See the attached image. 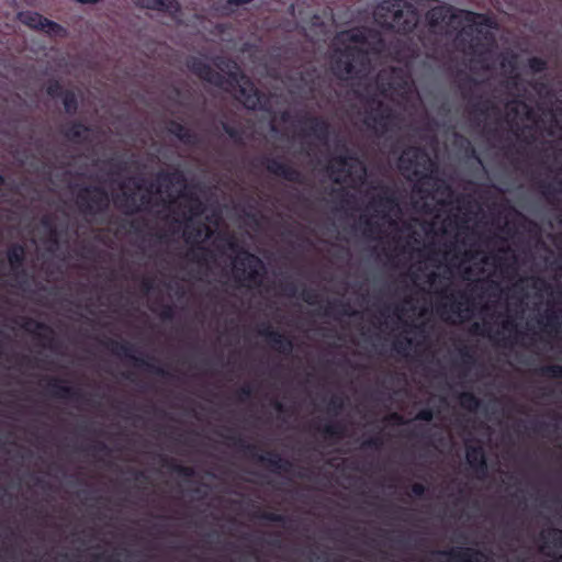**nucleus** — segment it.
Masks as SVG:
<instances>
[{"mask_svg":"<svg viewBox=\"0 0 562 562\" xmlns=\"http://www.w3.org/2000/svg\"><path fill=\"white\" fill-rule=\"evenodd\" d=\"M468 464L475 471L486 473L487 464L484 450L481 447H468L465 452Z\"/></svg>","mask_w":562,"mask_h":562,"instance_id":"nucleus-19","label":"nucleus"},{"mask_svg":"<svg viewBox=\"0 0 562 562\" xmlns=\"http://www.w3.org/2000/svg\"><path fill=\"white\" fill-rule=\"evenodd\" d=\"M223 127H224L225 132H226L231 137H233V138H235V137H236V132H235L233 128H231V127H229L228 125H226V124H224V125H223Z\"/></svg>","mask_w":562,"mask_h":562,"instance_id":"nucleus-45","label":"nucleus"},{"mask_svg":"<svg viewBox=\"0 0 562 562\" xmlns=\"http://www.w3.org/2000/svg\"><path fill=\"white\" fill-rule=\"evenodd\" d=\"M302 85L297 87V92L301 94H307L315 90V82H308L305 77H301Z\"/></svg>","mask_w":562,"mask_h":562,"instance_id":"nucleus-36","label":"nucleus"},{"mask_svg":"<svg viewBox=\"0 0 562 562\" xmlns=\"http://www.w3.org/2000/svg\"><path fill=\"white\" fill-rule=\"evenodd\" d=\"M192 256L195 258L198 257L196 252L195 251H192Z\"/></svg>","mask_w":562,"mask_h":562,"instance_id":"nucleus-51","label":"nucleus"},{"mask_svg":"<svg viewBox=\"0 0 562 562\" xmlns=\"http://www.w3.org/2000/svg\"><path fill=\"white\" fill-rule=\"evenodd\" d=\"M426 19L431 27H442L456 19H464L467 25L458 34L457 44L471 56V61L477 60L488 67L486 63L495 43L492 32L493 21L490 18L471 11L457 10L451 5H439L430 9Z\"/></svg>","mask_w":562,"mask_h":562,"instance_id":"nucleus-5","label":"nucleus"},{"mask_svg":"<svg viewBox=\"0 0 562 562\" xmlns=\"http://www.w3.org/2000/svg\"><path fill=\"white\" fill-rule=\"evenodd\" d=\"M540 551L553 559L562 558V530L549 528L540 533Z\"/></svg>","mask_w":562,"mask_h":562,"instance_id":"nucleus-14","label":"nucleus"},{"mask_svg":"<svg viewBox=\"0 0 562 562\" xmlns=\"http://www.w3.org/2000/svg\"><path fill=\"white\" fill-rule=\"evenodd\" d=\"M503 331L515 334L517 331V323L512 316H506L501 323Z\"/></svg>","mask_w":562,"mask_h":562,"instance_id":"nucleus-34","label":"nucleus"},{"mask_svg":"<svg viewBox=\"0 0 562 562\" xmlns=\"http://www.w3.org/2000/svg\"><path fill=\"white\" fill-rule=\"evenodd\" d=\"M65 134L70 140L81 142L89 134V130L82 124L74 123L66 128Z\"/></svg>","mask_w":562,"mask_h":562,"instance_id":"nucleus-26","label":"nucleus"},{"mask_svg":"<svg viewBox=\"0 0 562 562\" xmlns=\"http://www.w3.org/2000/svg\"><path fill=\"white\" fill-rule=\"evenodd\" d=\"M528 66L533 72H540L546 69L547 64L539 57H532L529 59Z\"/></svg>","mask_w":562,"mask_h":562,"instance_id":"nucleus-35","label":"nucleus"},{"mask_svg":"<svg viewBox=\"0 0 562 562\" xmlns=\"http://www.w3.org/2000/svg\"><path fill=\"white\" fill-rule=\"evenodd\" d=\"M322 431L328 437H341L344 435V427L339 424L327 423L323 426Z\"/></svg>","mask_w":562,"mask_h":562,"instance_id":"nucleus-32","label":"nucleus"},{"mask_svg":"<svg viewBox=\"0 0 562 562\" xmlns=\"http://www.w3.org/2000/svg\"><path fill=\"white\" fill-rule=\"evenodd\" d=\"M329 125L325 120L313 117L307 122V134L322 143L328 139Z\"/></svg>","mask_w":562,"mask_h":562,"instance_id":"nucleus-21","label":"nucleus"},{"mask_svg":"<svg viewBox=\"0 0 562 562\" xmlns=\"http://www.w3.org/2000/svg\"><path fill=\"white\" fill-rule=\"evenodd\" d=\"M233 276L243 286L251 288L261 282L265 270L262 260L247 251L239 252L233 260Z\"/></svg>","mask_w":562,"mask_h":562,"instance_id":"nucleus-10","label":"nucleus"},{"mask_svg":"<svg viewBox=\"0 0 562 562\" xmlns=\"http://www.w3.org/2000/svg\"><path fill=\"white\" fill-rule=\"evenodd\" d=\"M18 18L23 24L32 29L44 30L49 35H58L65 32V30L59 24L47 20L36 12H20Z\"/></svg>","mask_w":562,"mask_h":562,"instance_id":"nucleus-15","label":"nucleus"},{"mask_svg":"<svg viewBox=\"0 0 562 562\" xmlns=\"http://www.w3.org/2000/svg\"><path fill=\"white\" fill-rule=\"evenodd\" d=\"M259 335L265 337L280 353L290 355L293 351L292 340L284 337L280 331L269 325H262L259 328Z\"/></svg>","mask_w":562,"mask_h":562,"instance_id":"nucleus-16","label":"nucleus"},{"mask_svg":"<svg viewBox=\"0 0 562 562\" xmlns=\"http://www.w3.org/2000/svg\"><path fill=\"white\" fill-rule=\"evenodd\" d=\"M415 418L418 420L430 422L434 418V413L429 408H424L416 414Z\"/></svg>","mask_w":562,"mask_h":562,"instance_id":"nucleus-37","label":"nucleus"},{"mask_svg":"<svg viewBox=\"0 0 562 562\" xmlns=\"http://www.w3.org/2000/svg\"><path fill=\"white\" fill-rule=\"evenodd\" d=\"M525 283L527 284L528 288H530L533 291V295L537 299H541L543 296V293L547 292L549 289L548 283L542 278L539 277L519 278L513 284V288L515 290L522 292Z\"/></svg>","mask_w":562,"mask_h":562,"instance_id":"nucleus-18","label":"nucleus"},{"mask_svg":"<svg viewBox=\"0 0 562 562\" xmlns=\"http://www.w3.org/2000/svg\"><path fill=\"white\" fill-rule=\"evenodd\" d=\"M401 173L415 181L412 191L413 209L432 215L431 222L416 218L398 228L402 210L395 193L379 186L381 193L367 204L369 213L360 216L366 237L380 240L387 231L394 233L393 252L396 257L418 259L412 279L437 296L435 312L449 324H463L475 314V303L467 290H451L453 277L464 281H481L503 274L508 249L484 254L474 247V222L479 205L469 196L456 195L450 184L437 177V166L429 154L411 147L398 158Z\"/></svg>","mask_w":562,"mask_h":562,"instance_id":"nucleus-1","label":"nucleus"},{"mask_svg":"<svg viewBox=\"0 0 562 562\" xmlns=\"http://www.w3.org/2000/svg\"><path fill=\"white\" fill-rule=\"evenodd\" d=\"M63 101H64V106H65L66 112L72 113V112L76 111V109H77V100H76V95L72 92H67L64 95V100Z\"/></svg>","mask_w":562,"mask_h":562,"instance_id":"nucleus-33","label":"nucleus"},{"mask_svg":"<svg viewBox=\"0 0 562 562\" xmlns=\"http://www.w3.org/2000/svg\"><path fill=\"white\" fill-rule=\"evenodd\" d=\"M120 353H122L125 357L132 358V348L128 344H122L120 345Z\"/></svg>","mask_w":562,"mask_h":562,"instance_id":"nucleus-40","label":"nucleus"},{"mask_svg":"<svg viewBox=\"0 0 562 562\" xmlns=\"http://www.w3.org/2000/svg\"><path fill=\"white\" fill-rule=\"evenodd\" d=\"M471 333L481 335L483 337H488L492 340H502L501 338L502 333L496 331L495 335H491V327L487 324H481L479 322H475L471 326Z\"/></svg>","mask_w":562,"mask_h":562,"instance_id":"nucleus-28","label":"nucleus"},{"mask_svg":"<svg viewBox=\"0 0 562 562\" xmlns=\"http://www.w3.org/2000/svg\"><path fill=\"white\" fill-rule=\"evenodd\" d=\"M143 286H144V289L146 290V292H149V291H150V289H151V281H150V280H148V279L144 280V282H143Z\"/></svg>","mask_w":562,"mask_h":562,"instance_id":"nucleus-46","label":"nucleus"},{"mask_svg":"<svg viewBox=\"0 0 562 562\" xmlns=\"http://www.w3.org/2000/svg\"><path fill=\"white\" fill-rule=\"evenodd\" d=\"M327 173L334 182L358 189L366 181L367 168L359 157L345 149L344 154L329 160Z\"/></svg>","mask_w":562,"mask_h":562,"instance_id":"nucleus-9","label":"nucleus"},{"mask_svg":"<svg viewBox=\"0 0 562 562\" xmlns=\"http://www.w3.org/2000/svg\"><path fill=\"white\" fill-rule=\"evenodd\" d=\"M168 132L186 144H194L196 142V135L178 122H170L168 125Z\"/></svg>","mask_w":562,"mask_h":562,"instance_id":"nucleus-23","label":"nucleus"},{"mask_svg":"<svg viewBox=\"0 0 562 562\" xmlns=\"http://www.w3.org/2000/svg\"><path fill=\"white\" fill-rule=\"evenodd\" d=\"M342 315H353V313L350 311V307L347 305H342V310L340 312Z\"/></svg>","mask_w":562,"mask_h":562,"instance_id":"nucleus-47","label":"nucleus"},{"mask_svg":"<svg viewBox=\"0 0 562 562\" xmlns=\"http://www.w3.org/2000/svg\"><path fill=\"white\" fill-rule=\"evenodd\" d=\"M135 4L149 10L167 11L178 9L176 0H134Z\"/></svg>","mask_w":562,"mask_h":562,"instance_id":"nucleus-22","label":"nucleus"},{"mask_svg":"<svg viewBox=\"0 0 562 562\" xmlns=\"http://www.w3.org/2000/svg\"><path fill=\"white\" fill-rule=\"evenodd\" d=\"M459 403L462 408L471 413L476 412L481 406L480 400L471 392H461Z\"/></svg>","mask_w":562,"mask_h":562,"instance_id":"nucleus-24","label":"nucleus"},{"mask_svg":"<svg viewBox=\"0 0 562 562\" xmlns=\"http://www.w3.org/2000/svg\"><path fill=\"white\" fill-rule=\"evenodd\" d=\"M188 67L196 74L201 79L220 88H225L226 85H236L238 87L236 98L249 110H255L260 104V97L255 88L239 70V67L234 63L227 72L228 78L210 67L203 59L192 58L188 63Z\"/></svg>","mask_w":562,"mask_h":562,"instance_id":"nucleus-7","label":"nucleus"},{"mask_svg":"<svg viewBox=\"0 0 562 562\" xmlns=\"http://www.w3.org/2000/svg\"><path fill=\"white\" fill-rule=\"evenodd\" d=\"M412 493L416 496H422L425 493V486L420 483H415L412 486Z\"/></svg>","mask_w":562,"mask_h":562,"instance_id":"nucleus-41","label":"nucleus"},{"mask_svg":"<svg viewBox=\"0 0 562 562\" xmlns=\"http://www.w3.org/2000/svg\"><path fill=\"white\" fill-rule=\"evenodd\" d=\"M269 518L274 521H280L282 519V516L278 514H272Z\"/></svg>","mask_w":562,"mask_h":562,"instance_id":"nucleus-49","label":"nucleus"},{"mask_svg":"<svg viewBox=\"0 0 562 562\" xmlns=\"http://www.w3.org/2000/svg\"><path fill=\"white\" fill-rule=\"evenodd\" d=\"M529 296H530V294L528 292L524 293L525 299H528Z\"/></svg>","mask_w":562,"mask_h":562,"instance_id":"nucleus-50","label":"nucleus"},{"mask_svg":"<svg viewBox=\"0 0 562 562\" xmlns=\"http://www.w3.org/2000/svg\"><path fill=\"white\" fill-rule=\"evenodd\" d=\"M302 299L308 304L315 303V294L311 291H303Z\"/></svg>","mask_w":562,"mask_h":562,"instance_id":"nucleus-39","label":"nucleus"},{"mask_svg":"<svg viewBox=\"0 0 562 562\" xmlns=\"http://www.w3.org/2000/svg\"><path fill=\"white\" fill-rule=\"evenodd\" d=\"M538 372L542 375L551 378H562V366L560 364H547L538 369Z\"/></svg>","mask_w":562,"mask_h":562,"instance_id":"nucleus-31","label":"nucleus"},{"mask_svg":"<svg viewBox=\"0 0 562 562\" xmlns=\"http://www.w3.org/2000/svg\"><path fill=\"white\" fill-rule=\"evenodd\" d=\"M24 254V248L21 245H14L8 250V260L13 270L22 267Z\"/></svg>","mask_w":562,"mask_h":562,"instance_id":"nucleus-25","label":"nucleus"},{"mask_svg":"<svg viewBox=\"0 0 562 562\" xmlns=\"http://www.w3.org/2000/svg\"><path fill=\"white\" fill-rule=\"evenodd\" d=\"M59 89H60V86H59V83H58V82L52 83V85H49V86H48V88H47V93H48L49 95H52V97H55V95H57V93H58Z\"/></svg>","mask_w":562,"mask_h":562,"instance_id":"nucleus-42","label":"nucleus"},{"mask_svg":"<svg viewBox=\"0 0 562 562\" xmlns=\"http://www.w3.org/2000/svg\"><path fill=\"white\" fill-rule=\"evenodd\" d=\"M267 170L289 181H300L301 172L291 166L279 161L278 159H269L267 161Z\"/></svg>","mask_w":562,"mask_h":562,"instance_id":"nucleus-17","label":"nucleus"},{"mask_svg":"<svg viewBox=\"0 0 562 562\" xmlns=\"http://www.w3.org/2000/svg\"><path fill=\"white\" fill-rule=\"evenodd\" d=\"M435 554L445 557L451 562H493L487 554L472 548L454 547L447 550H438Z\"/></svg>","mask_w":562,"mask_h":562,"instance_id":"nucleus-13","label":"nucleus"},{"mask_svg":"<svg viewBox=\"0 0 562 562\" xmlns=\"http://www.w3.org/2000/svg\"><path fill=\"white\" fill-rule=\"evenodd\" d=\"M76 1L79 3H82V4H94V3L99 2V0H76Z\"/></svg>","mask_w":562,"mask_h":562,"instance_id":"nucleus-48","label":"nucleus"},{"mask_svg":"<svg viewBox=\"0 0 562 562\" xmlns=\"http://www.w3.org/2000/svg\"><path fill=\"white\" fill-rule=\"evenodd\" d=\"M252 0H228V3L232 5H240L251 2Z\"/></svg>","mask_w":562,"mask_h":562,"instance_id":"nucleus-44","label":"nucleus"},{"mask_svg":"<svg viewBox=\"0 0 562 562\" xmlns=\"http://www.w3.org/2000/svg\"><path fill=\"white\" fill-rule=\"evenodd\" d=\"M49 390L54 396L59 398H70L74 394L72 387L60 381H53L49 384Z\"/></svg>","mask_w":562,"mask_h":562,"instance_id":"nucleus-27","label":"nucleus"},{"mask_svg":"<svg viewBox=\"0 0 562 562\" xmlns=\"http://www.w3.org/2000/svg\"><path fill=\"white\" fill-rule=\"evenodd\" d=\"M251 387L249 385H244L241 389H240V393L244 397H249L251 395Z\"/></svg>","mask_w":562,"mask_h":562,"instance_id":"nucleus-43","label":"nucleus"},{"mask_svg":"<svg viewBox=\"0 0 562 562\" xmlns=\"http://www.w3.org/2000/svg\"><path fill=\"white\" fill-rule=\"evenodd\" d=\"M76 203L80 212L92 218L102 217L104 211L109 207V194L101 188L87 187L79 190Z\"/></svg>","mask_w":562,"mask_h":562,"instance_id":"nucleus-11","label":"nucleus"},{"mask_svg":"<svg viewBox=\"0 0 562 562\" xmlns=\"http://www.w3.org/2000/svg\"><path fill=\"white\" fill-rule=\"evenodd\" d=\"M260 460L268 462L277 470L284 469V461L278 453L267 452L260 457Z\"/></svg>","mask_w":562,"mask_h":562,"instance_id":"nucleus-30","label":"nucleus"},{"mask_svg":"<svg viewBox=\"0 0 562 562\" xmlns=\"http://www.w3.org/2000/svg\"><path fill=\"white\" fill-rule=\"evenodd\" d=\"M120 189L121 193L113 198V203L122 212L172 215L175 222L183 225L187 244L198 245L211 237L212 229L199 221L204 204L191 192L182 171L159 172L150 183L143 177H133L123 181Z\"/></svg>","mask_w":562,"mask_h":562,"instance_id":"nucleus-2","label":"nucleus"},{"mask_svg":"<svg viewBox=\"0 0 562 562\" xmlns=\"http://www.w3.org/2000/svg\"><path fill=\"white\" fill-rule=\"evenodd\" d=\"M431 304L426 297L423 301L409 297L394 308V315L404 325V333L393 341V349L396 353L408 357L417 349L425 346L428 339L426 323L415 319L424 318L429 314Z\"/></svg>","mask_w":562,"mask_h":562,"instance_id":"nucleus-6","label":"nucleus"},{"mask_svg":"<svg viewBox=\"0 0 562 562\" xmlns=\"http://www.w3.org/2000/svg\"><path fill=\"white\" fill-rule=\"evenodd\" d=\"M542 194L548 200L555 199L559 194H562V181L554 180L552 182L546 183L542 186Z\"/></svg>","mask_w":562,"mask_h":562,"instance_id":"nucleus-29","label":"nucleus"},{"mask_svg":"<svg viewBox=\"0 0 562 562\" xmlns=\"http://www.w3.org/2000/svg\"><path fill=\"white\" fill-rule=\"evenodd\" d=\"M344 402L339 397H333L329 403V408L335 411L336 413L342 408Z\"/></svg>","mask_w":562,"mask_h":562,"instance_id":"nucleus-38","label":"nucleus"},{"mask_svg":"<svg viewBox=\"0 0 562 562\" xmlns=\"http://www.w3.org/2000/svg\"><path fill=\"white\" fill-rule=\"evenodd\" d=\"M505 120L509 128L516 134L519 131L533 128L537 120L533 110L525 102L514 100L505 106Z\"/></svg>","mask_w":562,"mask_h":562,"instance_id":"nucleus-12","label":"nucleus"},{"mask_svg":"<svg viewBox=\"0 0 562 562\" xmlns=\"http://www.w3.org/2000/svg\"><path fill=\"white\" fill-rule=\"evenodd\" d=\"M394 59L402 65L380 70L374 83L369 85L366 89L369 110L366 112L363 122L379 136L400 131L403 127L397 109H393L385 102L391 101L398 109L406 111L409 103L417 100L418 97L412 79L414 54L396 50Z\"/></svg>","mask_w":562,"mask_h":562,"instance_id":"nucleus-3","label":"nucleus"},{"mask_svg":"<svg viewBox=\"0 0 562 562\" xmlns=\"http://www.w3.org/2000/svg\"><path fill=\"white\" fill-rule=\"evenodd\" d=\"M373 18L378 25L397 33L412 32L418 21L416 9L403 0H383L373 11Z\"/></svg>","mask_w":562,"mask_h":562,"instance_id":"nucleus-8","label":"nucleus"},{"mask_svg":"<svg viewBox=\"0 0 562 562\" xmlns=\"http://www.w3.org/2000/svg\"><path fill=\"white\" fill-rule=\"evenodd\" d=\"M344 44L345 48H335L331 55L333 74L340 79H367L376 61L385 53V43L381 34L370 29H351L342 31L335 37V45Z\"/></svg>","mask_w":562,"mask_h":562,"instance_id":"nucleus-4","label":"nucleus"},{"mask_svg":"<svg viewBox=\"0 0 562 562\" xmlns=\"http://www.w3.org/2000/svg\"><path fill=\"white\" fill-rule=\"evenodd\" d=\"M538 324L551 333H559L562 329V312L547 310L539 318Z\"/></svg>","mask_w":562,"mask_h":562,"instance_id":"nucleus-20","label":"nucleus"}]
</instances>
